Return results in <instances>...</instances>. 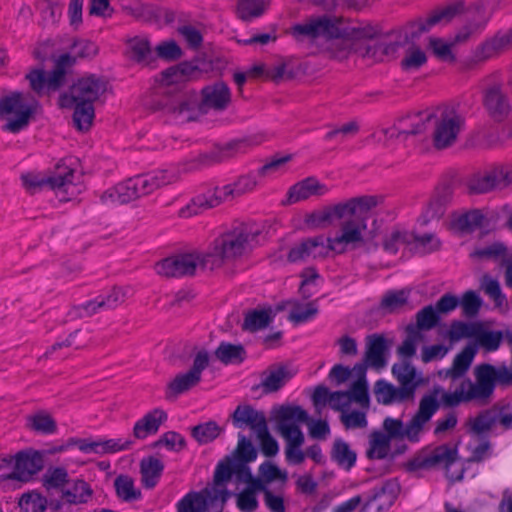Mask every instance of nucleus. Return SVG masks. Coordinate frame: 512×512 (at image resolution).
<instances>
[{"mask_svg":"<svg viewBox=\"0 0 512 512\" xmlns=\"http://www.w3.org/2000/svg\"><path fill=\"white\" fill-rule=\"evenodd\" d=\"M200 383L199 378L190 371L177 374L166 386L165 396L167 399H175L179 395L188 392Z\"/></svg>","mask_w":512,"mask_h":512,"instance_id":"43","label":"nucleus"},{"mask_svg":"<svg viewBox=\"0 0 512 512\" xmlns=\"http://www.w3.org/2000/svg\"><path fill=\"white\" fill-rule=\"evenodd\" d=\"M338 219H345L341 203L307 214L304 222L309 228H324Z\"/></svg>","mask_w":512,"mask_h":512,"instance_id":"36","label":"nucleus"},{"mask_svg":"<svg viewBox=\"0 0 512 512\" xmlns=\"http://www.w3.org/2000/svg\"><path fill=\"white\" fill-rule=\"evenodd\" d=\"M512 45V30L498 34L490 40L479 45L474 56L477 61H488Z\"/></svg>","mask_w":512,"mask_h":512,"instance_id":"31","label":"nucleus"},{"mask_svg":"<svg viewBox=\"0 0 512 512\" xmlns=\"http://www.w3.org/2000/svg\"><path fill=\"white\" fill-rule=\"evenodd\" d=\"M412 465L417 469L442 467L446 470L447 477L452 481H459L463 478L464 471L458 458L457 449L448 444L440 445L430 453L417 457Z\"/></svg>","mask_w":512,"mask_h":512,"instance_id":"6","label":"nucleus"},{"mask_svg":"<svg viewBox=\"0 0 512 512\" xmlns=\"http://www.w3.org/2000/svg\"><path fill=\"white\" fill-rule=\"evenodd\" d=\"M239 147L240 143H229L224 148L217 151L202 153L198 157L185 163L183 171L190 172L216 162H221L226 158L232 157Z\"/></svg>","mask_w":512,"mask_h":512,"instance_id":"28","label":"nucleus"},{"mask_svg":"<svg viewBox=\"0 0 512 512\" xmlns=\"http://www.w3.org/2000/svg\"><path fill=\"white\" fill-rule=\"evenodd\" d=\"M400 492V485L396 479H389L380 486L364 493L365 504L361 512H366L375 506L378 512H382L394 503Z\"/></svg>","mask_w":512,"mask_h":512,"instance_id":"21","label":"nucleus"},{"mask_svg":"<svg viewBox=\"0 0 512 512\" xmlns=\"http://www.w3.org/2000/svg\"><path fill=\"white\" fill-rule=\"evenodd\" d=\"M451 200L452 192L449 188L438 190L428 204L427 217L430 219L440 218Z\"/></svg>","mask_w":512,"mask_h":512,"instance_id":"55","label":"nucleus"},{"mask_svg":"<svg viewBox=\"0 0 512 512\" xmlns=\"http://www.w3.org/2000/svg\"><path fill=\"white\" fill-rule=\"evenodd\" d=\"M430 117L431 114L428 111L408 113L399 117L393 127L383 128L381 132L387 139L421 134L426 130V122L430 120Z\"/></svg>","mask_w":512,"mask_h":512,"instance_id":"20","label":"nucleus"},{"mask_svg":"<svg viewBox=\"0 0 512 512\" xmlns=\"http://www.w3.org/2000/svg\"><path fill=\"white\" fill-rule=\"evenodd\" d=\"M74 170L63 167L51 177H44L41 174L27 173L21 176L23 186L30 193H35L45 186L63 193H68L73 188Z\"/></svg>","mask_w":512,"mask_h":512,"instance_id":"17","label":"nucleus"},{"mask_svg":"<svg viewBox=\"0 0 512 512\" xmlns=\"http://www.w3.org/2000/svg\"><path fill=\"white\" fill-rule=\"evenodd\" d=\"M434 118L432 133L433 144L437 149H446L454 145L464 126V119L453 109H438Z\"/></svg>","mask_w":512,"mask_h":512,"instance_id":"8","label":"nucleus"},{"mask_svg":"<svg viewBox=\"0 0 512 512\" xmlns=\"http://www.w3.org/2000/svg\"><path fill=\"white\" fill-rule=\"evenodd\" d=\"M271 309H255L245 315L242 325L244 330L255 332L266 328L272 320Z\"/></svg>","mask_w":512,"mask_h":512,"instance_id":"54","label":"nucleus"},{"mask_svg":"<svg viewBox=\"0 0 512 512\" xmlns=\"http://www.w3.org/2000/svg\"><path fill=\"white\" fill-rule=\"evenodd\" d=\"M221 432V428L214 421L195 426L192 429L193 437L200 444H207L213 441Z\"/></svg>","mask_w":512,"mask_h":512,"instance_id":"64","label":"nucleus"},{"mask_svg":"<svg viewBox=\"0 0 512 512\" xmlns=\"http://www.w3.org/2000/svg\"><path fill=\"white\" fill-rule=\"evenodd\" d=\"M107 90V82L89 75L74 82L67 92L59 96L61 108H72L75 102L94 104Z\"/></svg>","mask_w":512,"mask_h":512,"instance_id":"9","label":"nucleus"},{"mask_svg":"<svg viewBox=\"0 0 512 512\" xmlns=\"http://www.w3.org/2000/svg\"><path fill=\"white\" fill-rule=\"evenodd\" d=\"M474 338L479 346L491 352L496 351L500 347L503 334L500 331L484 330L480 325H478Z\"/></svg>","mask_w":512,"mask_h":512,"instance_id":"60","label":"nucleus"},{"mask_svg":"<svg viewBox=\"0 0 512 512\" xmlns=\"http://www.w3.org/2000/svg\"><path fill=\"white\" fill-rule=\"evenodd\" d=\"M44 466L43 456L34 450L21 451L14 458V469L0 475V483L6 480L30 481Z\"/></svg>","mask_w":512,"mask_h":512,"instance_id":"18","label":"nucleus"},{"mask_svg":"<svg viewBox=\"0 0 512 512\" xmlns=\"http://www.w3.org/2000/svg\"><path fill=\"white\" fill-rule=\"evenodd\" d=\"M512 183V171L505 167H493L477 172L467 180L470 194H485L495 189H502Z\"/></svg>","mask_w":512,"mask_h":512,"instance_id":"16","label":"nucleus"},{"mask_svg":"<svg viewBox=\"0 0 512 512\" xmlns=\"http://www.w3.org/2000/svg\"><path fill=\"white\" fill-rule=\"evenodd\" d=\"M47 506V498L36 490L25 492L18 499L21 512H45Z\"/></svg>","mask_w":512,"mask_h":512,"instance_id":"52","label":"nucleus"},{"mask_svg":"<svg viewBox=\"0 0 512 512\" xmlns=\"http://www.w3.org/2000/svg\"><path fill=\"white\" fill-rule=\"evenodd\" d=\"M215 356L224 364H238L245 359L246 352L240 344L222 342L215 350Z\"/></svg>","mask_w":512,"mask_h":512,"instance_id":"53","label":"nucleus"},{"mask_svg":"<svg viewBox=\"0 0 512 512\" xmlns=\"http://www.w3.org/2000/svg\"><path fill=\"white\" fill-rule=\"evenodd\" d=\"M292 35L298 41H317L319 39L328 42L329 49L334 51L337 60H342L346 54L343 49L347 41L340 38L341 32L338 27V21L328 16L311 18L292 28Z\"/></svg>","mask_w":512,"mask_h":512,"instance_id":"4","label":"nucleus"},{"mask_svg":"<svg viewBox=\"0 0 512 512\" xmlns=\"http://www.w3.org/2000/svg\"><path fill=\"white\" fill-rule=\"evenodd\" d=\"M294 373L286 366H272L262 373L261 386L266 393L282 388Z\"/></svg>","mask_w":512,"mask_h":512,"instance_id":"38","label":"nucleus"},{"mask_svg":"<svg viewBox=\"0 0 512 512\" xmlns=\"http://www.w3.org/2000/svg\"><path fill=\"white\" fill-rule=\"evenodd\" d=\"M261 228L255 223H241L217 237L208 252L205 263L213 269L225 261L238 259L248 254L257 244Z\"/></svg>","mask_w":512,"mask_h":512,"instance_id":"2","label":"nucleus"},{"mask_svg":"<svg viewBox=\"0 0 512 512\" xmlns=\"http://www.w3.org/2000/svg\"><path fill=\"white\" fill-rule=\"evenodd\" d=\"M476 350L472 346H466L453 360L452 366L444 371H441L440 376L445 378L457 379L462 377L469 369Z\"/></svg>","mask_w":512,"mask_h":512,"instance_id":"42","label":"nucleus"},{"mask_svg":"<svg viewBox=\"0 0 512 512\" xmlns=\"http://www.w3.org/2000/svg\"><path fill=\"white\" fill-rule=\"evenodd\" d=\"M69 481L66 469L60 467L49 468L43 476V486L47 490L59 488L62 490Z\"/></svg>","mask_w":512,"mask_h":512,"instance_id":"63","label":"nucleus"},{"mask_svg":"<svg viewBox=\"0 0 512 512\" xmlns=\"http://www.w3.org/2000/svg\"><path fill=\"white\" fill-rule=\"evenodd\" d=\"M277 430L285 445H303L305 437L299 424L307 423L308 414L299 406H281L276 411Z\"/></svg>","mask_w":512,"mask_h":512,"instance_id":"12","label":"nucleus"},{"mask_svg":"<svg viewBox=\"0 0 512 512\" xmlns=\"http://www.w3.org/2000/svg\"><path fill=\"white\" fill-rule=\"evenodd\" d=\"M206 253L193 251L168 257L156 264V272L165 277L192 276L197 268L213 270L211 263H205Z\"/></svg>","mask_w":512,"mask_h":512,"instance_id":"10","label":"nucleus"},{"mask_svg":"<svg viewBox=\"0 0 512 512\" xmlns=\"http://www.w3.org/2000/svg\"><path fill=\"white\" fill-rule=\"evenodd\" d=\"M227 200H229V196L225 186L215 187L194 197L187 206L180 210L179 215L184 218L191 217L215 208Z\"/></svg>","mask_w":512,"mask_h":512,"instance_id":"24","label":"nucleus"},{"mask_svg":"<svg viewBox=\"0 0 512 512\" xmlns=\"http://www.w3.org/2000/svg\"><path fill=\"white\" fill-rule=\"evenodd\" d=\"M198 66H169L156 78L155 97L151 108L163 111L183 121L195 120L209 110L223 111L231 102V92L224 82L205 86L199 101L197 94L185 84L198 79Z\"/></svg>","mask_w":512,"mask_h":512,"instance_id":"1","label":"nucleus"},{"mask_svg":"<svg viewBox=\"0 0 512 512\" xmlns=\"http://www.w3.org/2000/svg\"><path fill=\"white\" fill-rule=\"evenodd\" d=\"M128 53L135 61L141 62L149 58L152 53L149 40L144 36H135L126 42Z\"/></svg>","mask_w":512,"mask_h":512,"instance_id":"59","label":"nucleus"},{"mask_svg":"<svg viewBox=\"0 0 512 512\" xmlns=\"http://www.w3.org/2000/svg\"><path fill=\"white\" fill-rule=\"evenodd\" d=\"M428 46L440 61L452 62L455 60L453 54V48L455 45L452 40H445L439 37H430L428 40Z\"/></svg>","mask_w":512,"mask_h":512,"instance_id":"62","label":"nucleus"},{"mask_svg":"<svg viewBox=\"0 0 512 512\" xmlns=\"http://www.w3.org/2000/svg\"><path fill=\"white\" fill-rule=\"evenodd\" d=\"M219 501L215 489H204L201 492L188 493L177 504L178 512H207Z\"/></svg>","mask_w":512,"mask_h":512,"instance_id":"25","label":"nucleus"},{"mask_svg":"<svg viewBox=\"0 0 512 512\" xmlns=\"http://www.w3.org/2000/svg\"><path fill=\"white\" fill-rule=\"evenodd\" d=\"M330 253L326 238L316 236L307 238L295 244L288 253V261L291 263L307 261L309 259L325 258Z\"/></svg>","mask_w":512,"mask_h":512,"instance_id":"22","label":"nucleus"},{"mask_svg":"<svg viewBox=\"0 0 512 512\" xmlns=\"http://www.w3.org/2000/svg\"><path fill=\"white\" fill-rule=\"evenodd\" d=\"M268 6V0H238L235 13L240 20L249 22L262 16Z\"/></svg>","mask_w":512,"mask_h":512,"instance_id":"44","label":"nucleus"},{"mask_svg":"<svg viewBox=\"0 0 512 512\" xmlns=\"http://www.w3.org/2000/svg\"><path fill=\"white\" fill-rule=\"evenodd\" d=\"M26 426L39 434L49 435L57 431V423L45 410L37 411L26 417Z\"/></svg>","mask_w":512,"mask_h":512,"instance_id":"46","label":"nucleus"},{"mask_svg":"<svg viewBox=\"0 0 512 512\" xmlns=\"http://www.w3.org/2000/svg\"><path fill=\"white\" fill-rule=\"evenodd\" d=\"M269 77L275 82L285 80L309 81L316 74V66H267Z\"/></svg>","mask_w":512,"mask_h":512,"instance_id":"29","label":"nucleus"},{"mask_svg":"<svg viewBox=\"0 0 512 512\" xmlns=\"http://www.w3.org/2000/svg\"><path fill=\"white\" fill-rule=\"evenodd\" d=\"M367 224L363 218H349L342 221L338 233L333 238H327L330 252L338 254L355 250L365 244Z\"/></svg>","mask_w":512,"mask_h":512,"instance_id":"11","label":"nucleus"},{"mask_svg":"<svg viewBox=\"0 0 512 512\" xmlns=\"http://www.w3.org/2000/svg\"><path fill=\"white\" fill-rule=\"evenodd\" d=\"M166 420V412L156 408L135 423L133 435L136 439H145L148 435L156 434L161 424Z\"/></svg>","mask_w":512,"mask_h":512,"instance_id":"33","label":"nucleus"},{"mask_svg":"<svg viewBox=\"0 0 512 512\" xmlns=\"http://www.w3.org/2000/svg\"><path fill=\"white\" fill-rule=\"evenodd\" d=\"M391 371L399 387L404 389L406 395L413 401L416 390L425 384L422 373L407 359L394 363Z\"/></svg>","mask_w":512,"mask_h":512,"instance_id":"23","label":"nucleus"},{"mask_svg":"<svg viewBox=\"0 0 512 512\" xmlns=\"http://www.w3.org/2000/svg\"><path fill=\"white\" fill-rule=\"evenodd\" d=\"M373 392L377 402L384 405L412 401L406 395L404 389H401L399 386H395L383 379L376 381Z\"/></svg>","mask_w":512,"mask_h":512,"instance_id":"37","label":"nucleus"},{"mask_svg":"<svg viewBox=\"0 0 512 512\" xmlns=\"http://www.w3.org/2000/svg\"><path fill=\"white\" fill-rule=\"evenodd\" d=\"M99 47L87 39H75L69 52L59 56L56 64H71L76 61H92L98 54Z\"/></svg>","mask_w":512,"mask_h":512,"instance_id":"27","label":"nucleus"},{"mask_svg":"<svg viewBox=\"0 0 512 512\" xmlns=\"http://www.w3.org/2000/svg\"><path fill=\"white\" fill-rule=\"evenodd\" d=\"M430 397L434 399L436 409L434 414L440 408L441 403L445 407H455L460 403L476 401L482 405L486 404L480 394L476 382L473 383L471 380H463L454 392H446L440 386H434L431 391L424 394L421 399Z\"/></svg>","mask_w":512,"mask_h":512,"instance_id":"14","label":"nucleus"},{"mask_svg":"<svg viewBox=\"0 0 512 512\" xmlns=\"http://www.w3.org/2000/svg\"><path fill=\"white\" fill-rule=\"evenodd\" d=\"M328 192V187L315 177L305 178L294 184L287 193V204L305 201L313 196H323Z\"/></svg>","mask_w":512,"mask_h":512,"instance_id":"26","label":"nucleus"},{"mask_svg":"<svg viewBox=\"0 0 512 512\" xmlns=\"http://www.w3.org/2000/svg\"><path fill=\"white\" fill-rule=\"evenodd\" d=\"M391 440L383 431L375 430L369 435V447L366 456L369 459H384L390 452Z\"/></svg>","mask_w":512,"mask_h":512,"instance_id":"47","label":"nucleus"},{"mask_svg":"<svg viewBox=\"0 0 512 512\" xmlns=\"http://www.w3.org/2000/svg\"><path fill=\"white\" fill-rule=\"evenodd\" d=\"M435 409L434 399L430 397L420 399L417 412L407 424L404 425L400 419L385 418L383 421L384 433L389 436L390 440L405 439L413 443L418 442L432 419Z\"/></svg>","mask_w":512,"mask_h":512,"instance_id":"5","label":"nucleus"},{"mask_svg":"<svg viewBox=\"0 0 512 512\" xmlns=\"http://www.w3.org/2000/svg\"><path fill=\"white\" fill-rule=\"evenodd\" d=\"M259 475L267 487L273 482H278L280 487H283L288 480L287 472L280 470L278 466L269 461L260 465Z\"/></svg>","mask_w":512,"mask_h":512,"instance_id":"61","label":"nucleus"},{"mask_svg":"<svg viewBox=\"0 0 512 512\" xmlns=\"http://www.w3.org/2000/svg\"><path fill=\"white\" fill-rule=\"evenodd\" d=\"M180 177L179 168H168L130 178L116 185L118 204H125L148 195L161 187L177 182Z\"/></svg>","mask_w":512,"mask_h":512,"instance_id":"3","label":"nucleus"},{"mask_svg":"<svg viewBox=\"0 0 512 512\" xmlns=\"http://www.w3.org/2000/svg\"><path fill=\"white\" fill-rule=\"evenodd\" d=\"M163 463L154 457L142 459L140 463L141 481L145 488L152 489L156 486L163 472Z\"/></svg>","mask_w":512,"mask_h":512,"instance_id":"45","label":"nucleus"},{"mask_svg":"<svg viewBox=\"0 0 512 512\" xmlns=\"http://www.w3.org/2000/svg\"><path fill=\"white\" fill-rule=\"evenodd\" d=\"M402 50L399 42H381L369 48L367 54L379 62H392L397 59Z\"/></svg>","mask_w":512,"mask_h":512,"instance_id":"50","label":"nucleus"},{"mask_svg":"<svg viewBox=\"0 0 512 512\" xmlns=\"http://www.w3.org/2000/svg\"><path fill=\"white\" fill-rule=\"evenodd\" d=\"M234 425L241 427L249 426L254 432L261 430L267 424L265 415L253 409L251 406H238L233 413Z\"/></svg>","mask_w":512,"mask_h":512,"instance_id":"40","label":"nucleus"},{"mask_svg":"<svg viewBox=\"0 0 512 512\" xmlns=\"http://www.w3.org/2000/svg\"><path fill=\"white\" fill-rule=\"evenodd\" d=\"M387 349L385 338L373 334L366 338L365 364L375 369L383 368L386 364L385 351Z\"/></svg>","mask_w":512,"mask_h":512,"instance_id":"35","label":"nucleus"},{"mask_svg":"<svg viewBox=\"0 0 512 512\" xmlns=\"http://www.w3.org/2000/svg\"><path fill=\"white\" fill-rule=\"evenodd\" d=\"M93 496V489L83 479H74L62 489L61 498L65 503L86 504Z\"/></svg>","mask_w":512,"mask_h":512,"instance_id":"34","label":"nucleus"},{"mask_svg":"<svg viewBox=\"0 0 512 512\" xmlns=\"http://www.w3.org/2000/svg\"><path fill=\"white\" fill-rule=\"evenodd\" d=\"M463 3L456 2L444 8L435 10L427 19H417L407 22L403 29L409 32L412 39L418 38L423 33L431 30L432 27L439 23H448L463 11Z\"/></svg>","mask_w":512,"mask_h":512,"instance_id":"19","label":"nucleus"},{"mask_svg":"<svg viewBox=\"0 0 512 512\" xmlns=\"http://www.w3.org/2000/svg\"><path fill=\"white\" fill-rule=\"evenodd\" d=\"M70 66H43L26 75L31 89L39 96L49 95L63 87L71 76Z\"/></svg>","mask_w":512,"mask_h":512,"instance_id":"13","label":"nucleus"},{"mask_svg":"<svg viewBox=\"0 0 512 512\" xmlns=\"http://www.w3.org/2000/svg\"><path fill=\"white\" fill-rule=\"evenodd\" d=\"M484 105L490 116L497 121H502L510 111V104L498 85H493L486 90Z\"/></svg>","mask_w":512,"mask_h":512,"instance_id":"30","label":"nucleus"},{"mask_svg":"<svg viewBox=\"0 0 512 512\" xmlns=\"http://www.w3.org/2000/svg\"><path fill=\"white\" fill-rule=\"evenodd\" d=\"M353 372H355L359 378L352 384L350 389L346 391L349 395L350 403L355 402L361 408L368 409L369 408V395L367 382L365 379V364H357L354 366Z\"/></svg>","mask_w":512,"mask_h":512,"instance_id":"39","label":"nucleus"},{"mask_svg":"<svg viewBox=\"0 0 512 512\" xmlns=\"http://www.w3.org/2000/svg\"><path fill=\"white\" fill-rule=\"evenodd\" d=\"M286 305L291 308L288 318L295 324L308 322L314 319L319 312L317 300L309 302L289 300L286 302Z\"/></svg>","mask_w":512,"mask_h":512,"instance_id":"41","label":"nucleus"},{"mask_svg":"<svg viewBox=\"0 0 512 512\" xmlns=\"http://www.w3.org/2000/svg\"><path fill=\"white\" fill-rule=\"evenodd\" d=\"M117 496L123 501L138 500L141 497L140 490L134 486L133 479L128 475H119L114 481Z\"/></svg>","mask_w":512,"mask_h":512,"instance_id":"56","label":"nucleus"},{"mask_svg":"<svg viewBox=\"0 0 512 512\" xmlns=\"http://www.w3.org/2000/svg\"><path fill=\"white\" fill-rule=\"evenodd\" d=\"M331 459L340 467L350 470L356 462L357 454L342 439H336L331 450Z\"/></svg>","mask_w":512,"mask_h":512,"instance_id":"48","label":"nucleus"},{"mask_svg":"<svg viewBox=\"0 0 512 512\" xmlns=\"http://www.w3.org/2000/svg\"><path fill=\"white\" fill-rule=\"evenodd\" d=\"M413 235L407 231L394 229L386 234L383 239V249L391 254H396L400 248L411 242Z\"/></svg>","mask_w":512,"mask_h":512,"instance_id":"58","label":"nucleus"},{"mask_svg":"<svg viewBox=\"0 0 512 512\" xmlns=\"http://www.w3.org/2000/svg\"><path fill=\"white\" fill-rule=\"evenodd\" d=\"M73 107V122L75 127L81 132L88 131L91 128L95 117L94 105L85 102H75Z\"/></svg>","mask_w":512,"mask_h":512,"instance_id":"51","label":"nucleus"},{"mask_svg":"<svg viewBox=\"0 0 512 512\" xmlns=\"http://www.w3.org/2000/svg\"><path fill=\"white\" fill-rule=\"evenodd\" d=\"M381 201L382 198L379 196L365 195L341 202L344 217L363 218L366 220V214L377 207Z\"/></svg>","mask_w":512,"mask_h":512,"instance_id":"32","label":"nucleus"},{"mask_svg":"<svg viewBox=\"0 0 512 512\" xmlns=\"http://www.w3.org/2000/svg\"><path fill=\"white\" fill-rule=\"evenodd\" d=\"M475 379L478 390L487 404L497 384L504 387L512 385V368L505 365L495 367L491 364H481L475 368Z\"/></svg>","mask_w":512,"mask_h":512,"instance_id":"15","label":"nucleus"},{"mask_svg":"<svg viewBox=\"0 0 512 512\" xmlns=\"http://www.w3.org/2000/svg\"><path fill=\"white\" fill-rule=\"evenodd\" d=\"M33 106L21 93H11L0 99V119L6 121L3 129L17 133L27 127L33 114Z\"/></svg>","mask_w":512,"mask_h":512,"instance_id":"7","label":"nucleus"},{"mask_svg":"<svg viewBox=\"0 0 512 512\" xmlns=\"http://www.w3.org/2000/svg\"><path fill=\"white\" fill-rule=\"evenodd\" d=\"M496 419V408L484 410L469 420L470 431L476 435L489 433L497 426Z\"/></svg>","mask_w":512,"mask_h":512,"instance_id":"49","label":"nucleus"},{"mask_svg":"<svg viewBox=\"0 0 512 512\" xmlns=\"http://www.w3.org/2000/svg\"><path fill=\"white\" fill-rule=\"evenodd\" d=\"M229 199H235L252 192L257 186L255 176L247 174L240 176L234 183L224 185Z\"/></svg>","mask_w":512,"mask_h":512,"instance_id":"57","label":"nucleus"}]
</instances>
